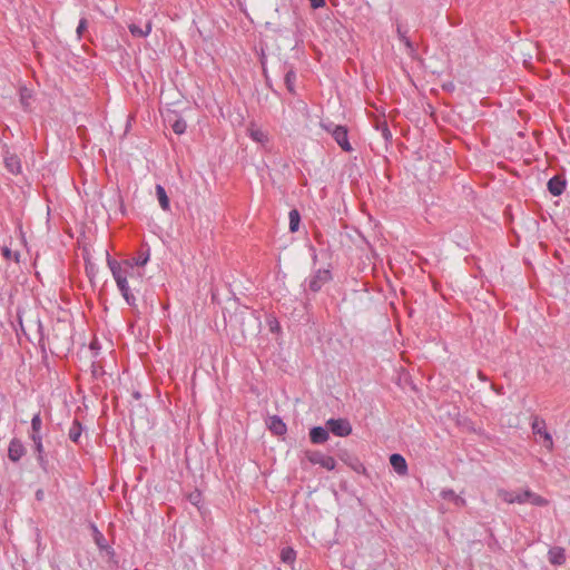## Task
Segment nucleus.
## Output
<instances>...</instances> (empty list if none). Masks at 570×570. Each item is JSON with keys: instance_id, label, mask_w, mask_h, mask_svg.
I'll return each mask as SVG.
<instances>
[{"instance_id": "1", "label": "nucleus", "mask_w": 570, "mask_h": 570, "mask_svg": "<svg viewBox=\"0 0 570 570\" xmlns=\"http://www.w3.org/2000/svg\"><path fill=\"white\" fill-rule=\"evenodd\" d=\"M28 436L32 442L33 453L40 469L48 472L49 460L43 445L42 419L40 412L36 413L31 419V429Z\"/></svg>"}, {"instance_id": "2", "label": "nucleus", "mask_w": 570, "mask_h": 570, "mask_svg": "<svg viewBox=\"0 0 570 570\" xmlns=\"http://www.w3.org/2000/svg\"><path fill=\"white\" fill-rule=\"evenodd\" d=\"M333 279V274L328 268H317L309 275L308 278L305 279L304 284L306 288H304L305 294L307 295V291L312 293H318L324 285L330 283Z\"/></svg>"}, {"instance_id": "3", "label": "nucleus", "mask_w": 570, "mask_h": 570, "mask_svg": "<svg viewBox=\"0 0 570 570\" xmlns=\"http://www.w3.org/2000/svg\"><path fill=\"white\" fill-rule=\"evenodd\" d=\"M90 529L92 531V539L95 543L97 544L99 551L102 553L105 552L108 558V563L117 567L119 561L117 558V554L111 546L108 544L105 535L99 531L97 525L95 523H90Z\"/></svg>"}, {"instance_id": "4", "label": "nucleus", "mask_w": 570, "mask_h": 570, "mask_svg": "<svg viewBox=\"0 0 570 570\" xmlns=\"http://www.w3.org/2000/svg\"><path fill=\"white\" fill-rule=\"evenodd\" d=\"M328 432L336 436H347L352 433V425L347 419H330L326 421Z\"/></svg>"}, {"instance_id": "5", "label": "nucleus", "mask_w": 570, "mask_h": 570, "mask_svg": "<svg viewBox=\"0 0 570 570\" xmlns=\"http://www.w3.org/2000/svg\"><path fill=\"white\" fill-rule=\"evenodd\" d=\"M116 281L117 287L121 293V296L126 301V303L135 307L136 306V297L132 291H138L136 287H130L128 278H126V274H121L114 278Z\"/></svg>"}, {"instance_id": "6", "label": "nucleus", "mask_w": 570, "mask_h": 570, "mask_svg": "<svg viewBox=\"0 0 570 570\" xmlns=\"http://www.w3.org/2000/svg\"><path fill=\"white\" fill-rule=\"evenodd\" d=\"M531 428L534 435H540L543 439L544 448L551 451L553 449V440L551 434L547 431L544 420L534 417Z\"/></svg>"}, {"instance_id": "7", "label": "nucleus", "mask_w": 570, "mask_h": 570, "mask_svg": "<svg viewBox=\"0 0 570 570\" xmlns=\"http://www.w3.org/2000/svg\"><path fill=\"white\" fill-rule=\"evenodd\" d=\"M26 446L18 438H13L8 446V458L11 462L17 463L26 455Z\"/></svg>"}, {"instance_id": "8", "label": "nucleus", "mask_w": 570, "mask_h": 570, "mask_svg": "<svg viewBox=\"0 0 570 570\" xmlns=\"http://www.w3.org/2000/svg\"><path fill=\"white\" fill-rule=\"evenodd\" d=\"M332 137L344 151L353 150L348 140V130L346 126L342 125L340 128H333Z\"/></svg>"}, {"instance_id": "9", "label": "nucleus", "mask_w": 570, "mask_h": 570, "mask_svg": "<svg viewBox=\"0 0 570 570\" xmlns=\"http://www.w3.org/2000/svg\"><path fill=\"white\" fill-rule=\"evenodd\" d=\"M567 186V180L563 175L552 176L547 184L549 193L553 196H560Z\"/></svg>"}, {"instance_id": "10", "label": "nucleus", "mask_w": 570, "mask_h": 570, "mask_svg": "<svg viewBox=\"0 0 570 570\" xmlns=\"http://www.w3.org/2000/svg\"><path fill=\"white\" fill-rule=\"evenodd\" d=\"M312 444H323L330 439L327 426H313L308 432Z\"/></svg>"}, {"instance_id": "11", "label": "nucleus", "mask_w": 570, "mask_h": 570, "mask_svg": "<svg viewBox=\"0 0 570 570\" xmlns=\"http://www.w3.org/2000/svg\"><path fill=\"white\" fill-rule=\"evenodd\" d=\"M268 430L276 436H282L286 433L287 426L278 415L269 416L267 421Z\"/></svg>"}, {"instance_id": "12", "label": "nucleus", "mask_w": 570, "mask_h": 570, "mask_svg": "<svg viewBox=\"0 0 570 570\" xmlns=\"http://www.w3.org/2000/svg\"><path fill=\"white\" fill-rule=\"evenodd\" d=\"M340 459L356 473H365L366 469L357 456L344 452L340 454Z\"/></svg>"}, {"instance_id": "13", "label": "nucleus", "mask_w": 570, "mask_h": 570, "mask_svg": "<svg viewBox=\"0 0 570 570\" xmlns=\"http://www.w3.org/2000/svg\"><path fill=\"white\" fill-rule=\"evenodd\" d=\"M390 464L399 475L407 473V463L403 455L393 453L390 455Z\"/></svg>"}, {"instance_id": "14", "label": "nucleus", "mask_w": 570, "mask_h": 570, "mask_svg": "<svg viewBox=\"0 0 570 570\" xmlns=\"http://www.w3.org/2000/svg\"><path fill=\"white\" fill-rule=\"evenodd\" d=\"M4 166L12 175L21 173V160L16 154H9L4 156Z\"/></svg>"}, {"instance_id": "15", "label": "nucleus", "mask_w": 570, "mask_h": 570, "mask_svg": "<svg viewBox=\"0 0 570 570\" xmlns=\"http://www.w3.org/2000/svg\"><path fill=\"white\" fill-rule=\"evenodd\" d=\"M548 559L551 564L561 566L566 562V552L561 547H553L548 552Z\"/></svg>"}, {"instance_id": "16", "label": "nucleus", "mask_w": 570, "mask_h": 570, "mask_svg": "<svg viewBox=\"0 0 570 570\" xmlns=\"http://www.w3.org/2000/svg\"><path fill=\"white\" fill-rule=\"evenodd\" d=\"M284 68H285L284 82H285L286 89L288 90L289 94L296 95V89H295L296 72L292 66L287 67L285 65Z\"/></svg>"}, {"instance_id": "17", "label": "nucleus", "mask_w": 570, "mask_h": 570, "mask_svg": "<svg viewBox=\"0 0 570 570\" xmlns=\"http://www.w3.org/2000/svg\"><path fill=\"white\" fill-rule=\"evenodd\" d=\"M136 267L137 266L131 264L130 259L124 261L122 274H126V278H128V281L130 279L132 283L138 282L142 277V274L136 271Z\"/></svg>"}, {"instance_id": "18", "label": "nucleus", "mask_w": 570, "mask_h": 570, "mask_svg": "<svg viewBox=\"0 0 570 570\" xmlns=\"http://www.w3.org/2000/svg\"><path fill=\"white\" fill-rule=\"evenodd\" d=\"M156 197L159 202V205L163 210L169 212L170 210V200L166 193V189L161 185H156Z\"/></svg>"}, {"instance_id": "19", "label": "nucleus", "mask_w": 570, "mask_h": 570, "mask_svg": "<svg viewBox=\"0 0 570 570\" xmlns=\"http://www.w3.org/2000/svg\"><path fill=\"white\" fill-rule=\"evenodd\" d=\"M82 430V424L79 422V420L75 419L68 431V436L70 441L73 442L75 444H79Z\"/></svg>"}, {"instance_id": "20", "label": "nucleus", "mask_w": 570, "mask_h": 570, "mask_svg": "<svg viewBox=\"0 0 570 570\" xmlns=\"http://www.w3.org/2000/svg\"><path fill=\"white\" fill-rule=\"evenodd\" d=\"M106 256H107V265L112 274V277L115 278V277L121 275L124 273L122 272L124 271V262L119 263L118 261L112 258L108 252H106Z\"/></svg>"}, {"instance_id": "21", "label": "nucleus", "mask_w": 570, "mask_h": 570, "mask_svg": "<svg viewBox=\"0 0 570 570\" xmlns=\"http://www.w3.org/2000/svg\"><path fill=\"white\" fill-rule=\"evenodd\" d=\"M106 256H107V265L112 274V277L115 278V277L121 275L124 273L122 272L124 271V262L119 263L118 261L112 258L108 252H106Z\"/></svg>"}, {"instance_id": "22", "label": "nucleus", "mask_w": 570, "mask_h": 570, "mask_svg": "<svg viewBox=\"0 0 570 570\" xmlns=\"http://www.w3.org/2000/svg\"><path fill=\"white\" fill-rule=\"evenodd\" d=\"M375 129L381 132L385 142L392 141V132L385 119H376Z\"/></svg>"}, {"instance_id": "23", "label": "nucleus", "mask_w": 570, "mask_h": 570, "mask_svg": "<svg viewBox=\"0 0 570 570\" xmlns=\"http://www.w3.org/2000/svg\"><path fill=\"white\" fill-rule=\"evenodd\" d=\"M248 136L256 142L265 144L268 141L267 134L263 131L262 129L255 127L252 125L248 129Z\"/></svg>"}, {"instance_id": "24", "label": "nucleus", "mask_w": 570, "mask_h": 570, "mask_svg": "<svg viewBox=\"0 0 570 570\" xmlns=\"http://www.w3.org/2000/svg\"><path fill=\"white\" fill-rule=\"evenodd\" d=\"M129 31L134 37L145 38L151 32V21H148L145 26V29L139 26L131 23L129 26Z\"/></svg>"}, {"instance_id": "25", "label": "nucleus", "mask_w": 570, "mask_h": 570, "mask_svg": "<svg viewBox=\"0 0 570 570\" xmlns=\"http://www.w3.org/2000/svg\"><path fill=\"white\" fill-rule=\"evenodd\" d=\"M304 455L311 464H320V465H321V462H323V460L325 458V454H323L321 451H315V450H305Z\"/></svg>"}, {"instance_id": "26", "label": "nucleus", "mask_w": 570, "mask_h": 570, "mask_svg": "<svg viewBox=\"0 0 570 570\" xmlns=\"http://www.w3.org/2000/svg\"><path fill=\"white\" fill-rule=\"evenodd\" d=\"M288 218H289V232L291 233H295L298 230L299 228V224H301V214L297 209H292L288 214Z\"/></svg>"}, {"instance_id": "27", "label": "nucleus", "mask_w": 570, "mask_h": 570, "mask_svg": "<svg viewBox=\"0 0 570 570\" xmlns=\"http://www.w3.org/2000/svg\"><path fill=\"white\" fill-rule=\"evenodd\" d=\"M171 129L177 135H183L187 129V122L183 117L175 115V119L171 122Z\"/></svg>"}, {"instance_id": "28", "label": "nucleus", "mask_w": 570, "mask_h": 570, "mask_svg": "<svg viewBox=\"0 0 570 570\" xmlns=\"http://www.w3.org/2000/svg\"><path fill=\"white\" fill-rule=\"evenodd\" d=\"M296 559V551L291 548V547H286V548H283L282 551H281V560L284 562V563H293Z\"/></svg>"}, {"instance_id": "29", "label": "nucleus", "mask_w": 570, "mask_h": 570, "mask_svg": "<svg viewBox=\"0 0 570 570\" xmlns=\"http://www.w3.org/2000/svg\"><path fill=\"white\" fill-rule=\"evenodd\" d=\"M149 257H150L149 249H147L146 252H140L137 257H134L130 261H131V264H134L135 266L142 267L148 263Z\"/></svg>"}, {"instance_id": "30", "label": "nucleus", "mask_w": 570, "mask_h": 570, "mask_svg": "<svg viewBox=\"0 0 570 570\" xmlns=\"http://www.w3.org/2000/svg\"><path fill=\"white\" fill-rule=\"evenodd\" d=\"M396 32H397V37L399 39L409 48H412V42L411 40L409 39V37L406 36L407 35V29L404 28L402 24H397V28H396Z\"/></svg>"}, {"instance_id": "31", "label": "nucleus", "mask_w": 570, "mask_h": 570, "mask_svg": "<svg viewBox=\"0 0 570 570\" xmlns=\"http://www.w3.org/2000/svg\"><path fill=\"white\" fill-rule=\"evenodd\" d=\"M91 375L95 380H99L100 377H102L105 375V370L104 367L97 363V362H92L91 364Z\"/></svg>"}, {"instance_id": "32", "label": "nucleus", "mask_w": 570, "mask_h": 570, "mask_svg": "<svg viewBox=\"0 0 570 570\" xmlns=\"http://www.w3.org/2000/svg\"><path fill=\"white\" fill-rule=\"evenodd\" d=\"M530 502L537 507H544L548 504V500L543 497L531 491Z\"/></svg>"}, {"instance_id": "33", "label": "nucleus", "mask_w": 570, "mask_h": 570, "mask_svg": "<svg viewBox=\"0 0 570 570\" xmlns=\"http://www.w3.org/2000/svg\"><path fill=\"white\" fill-rule=\"evenodd\" d=\"M321 466H323L324 469H326L328 471H332L336 468V461L333 456L325 455L323 462H321Z\"/></svg>"}, {"instance_id": "34", "label": "nucleus", "mask_w": 570, "mask_h": 570, "mask_svg": "<svg viewBox=\"0 0 570 570\" xmlns=\"http://www.w3.org/2000/svg\"><path fill=\"white\" fill-rule=\"evenodd\" d=\"M267 324H268V327H269V331L272 333H278L281 332V325H279V322L277 321L276 317L274 316H269L267 318Z\"/></svg>"}, {"instance_id": "35", "label": "nucleus", "mask_w": 570, "mask_h": 570, "mask_svg": "<svg viewBox=\"0 0 570 570\" xmlns=\"http://www.w3.org/2000/svg\"><path fill=\"white\" fill-rule=\"evenodd\" d=\"M530 497H531V491L525 490L523 492L515 493L514 500L517 503H525V502L530 501Z\"/></svg>"}, {"instance_id": "36", "label": "nucleus", "mask_w": 570, "mask_h": 570, "mask_svg": "<svg viewBox=\"0 0 570 570\" xmlns=\"http://www.w3.org/2000/svg\"><path fill=\"white\" fill-rule=\"evenodd\" d=\"M87 28H88V20L86 18H81L79 20L78 27L76 29V32H77V36L79 39L82 37V35L87 30Z\"/></svg>"}, {"instance_id": "37", "label": "nucleus", "mask_w": 570, "mask_h": 570, "mask_svg": "<svg viewBox=\"0 0 570 570\" xmlns=\"http://www.w3.org/2000/svg\"><path fill=\"white\" fill-rule=\"evenodd\" d=\"M500 497L508 503H515V493L510 491H500Z\"/></svg>"}, {"instance_id": "38", "label": "nucleus", "mask_w": 570, "mask_h": 570, "mask_svg": "<svg viewBox=\"0 0 570 570\" xmlns=\"http://www.w3.org/2000/svg\"><path fill=\"white\" fill-rule=\"evenodd\" d=\"M342 125H335L334 122H322L321 127L331 136L333 135V128H340Z\"/></svg>"}, {"instance_id": "39", "label": "nucleus", "mask_w": 570, "mask_h": 570, "mask_svg": "<svg viewBox=\"0 0 570 570\" xmlns=\"http://www.w3.org/2000/svg\"><path fill=\"white\" fill-rule=\"evenodd\" d=\"M456 493L452 489H444L441 491V497L444 500H453Z\"/></svg>"}, {"instance_id": "40", "label": "nucleus", "mask_w": 570, "mask_h": 570, "mask_svg": "<svg viewBox=\"0 0 570 570\" xmlns=\"http://www.w3.org/2000/svg\"><path fill=\"white\" fill-rule=\"evenodd\" d=\"M313 9H320L325 6V0H308Z\"/></svg>"}, {"instance_id": "41", "label": "nucleus", "mask_w": 570, "mask_h": 570, "mask_svg": "<svg viewBox=\"0 0 570 570\" xmlns=\"http://www.w3.org/2000/svg\"><path fill=\"white\" fill-rule=\"evenodd\" d=\"M454 502L455 505L458 507H464L465 505V499H463L462 497L460 495H455L454 499L452 500Z\"/></svg>"}, {"instance_id": "42", "label": "nucleus", "mask_w": 570, "mask_h": 570, "mask_svg": "<svg viewBox=\"0 0 570 570\" xmlns=\"http://www.w3.org/2000/svg\"><path fill=\"white\" fill-rule=\"evenodd\" d=\"M35 497L37 501H42L45 499V491L42 489H38Z\"/></svg>"}, {"instance_id": "43", "label": "nucleus", "mask_w": 570, "mask_h": 570, "mask_svg": "<svg viewBox=\"0 0 570 570\" xmlns=\"http://www.w3.org/2000/svg\"><path fill=\"white\" fill-rule=\"evenodd\" d=\"M2 256H4L6 258H10L11 257V249L8 248V247H3L2 248Z\"/></svg>"}, {"instance_id": "44", "label": "nucleus", "mask_w": 570, "mask_h": 570, "mask_svg": "<svg viewBox=\"0 0 570 570\" xmlns=\"http://www.w3.org/2000/svg\"><path fill=\"white\" fill-rule=\"evenodd\" d=\"M263 72H264V76H265V78H266V82H267V85L269 86V78H268V76H267V70H266V68H265L264 66H263Z\"/></svg>"}, {"instance_id": "45", "label": "nucleus", "mask_w": 570, "mask_h": 570, "mask_svg": "<svg viewBox=\"0 0 570 570\" xmlns=\"http://www.w3.org/2000/svg\"><path fill=\"white\" fill-rule=\"evenodd\" d=\"M199 495H200L199 493H197L196 495H193V494H191V495H190V501H191L193 503H196V501H195V500H196Z\"/></svg>"}, {"instance_id": "46", "label": "nucleus", "mask_w": 570, "mask_h": 570, "mask_svg": "<svg viewBox=\"0 0 570 570\" xmlns=\"http://www.w3.org/2000/svg\"><path fill=\"white\" fill-rule=\"evenodd\" d=\"M96 348H98L97 347V342H91L90 343V350H96Z\"/></svg>"}, {"instance_id": "47", "label": "nucleus", "mask_w": 570, "mask_h": 570, "mask_svg": "<svg viewBox=\"0 0 570 570\" xmlns=\"http://www.w3.org/2000/svg\"><path fill=\"white\" fill-rule=\"evenodd\" d=\"M86 269H87V274H88V275H90L91 273H94V267H92V266H90V267H88V266H87V268H86Z\"/></svg>"}, {"instance_id": "48", "label": "nucleus", "mask_w": 570, "mask_h": 570, "mask_svg": "<svg viewBox=\"0 0 570 570\" xmlns=\"http://www.w3.org/2000/svg\"><path fill=\"white\" fill-rule=\"evenodd\" d=\"M316 258H317V255H316V254H314V255H313V261L315 262V261H316Z\"/></svg>"}]
</instances>
